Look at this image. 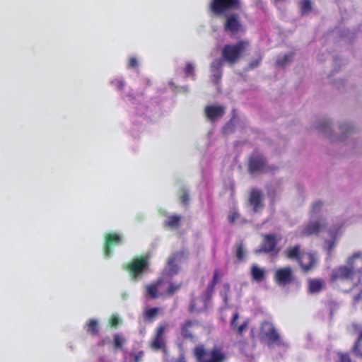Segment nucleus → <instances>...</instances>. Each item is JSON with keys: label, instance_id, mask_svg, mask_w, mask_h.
<instances>
[{"label": "nucleus", "instance_id": "nucleus-47", "mask_svg": "<svg viewBox=\"0 0 362 362\" xmlns=\"http://www.w3.org/2000/svg\"><path fill=\"white\" fill-rule=\"evenodd\" d=\"M144 356V352L143 351H140L134 354V362H141L143 357Z\"/></svg>", "mask_w": 362, "mask_h": 362}, {"label": "nucleus", "instance_id": "nucleus-34", "mask_svg": "<svg viewBox=\"0 0 362 362\" xmlns=\"http://www.w3.org/2000/svg\"><path fill=\"white\" fill-rule=\"evenodd\" d=\"M327 307L330 313V315H332L338 309L339 303L334 300H330L327 302Z\"/></svg>", "mask_w": 362, "mask_h": 362}, {"label": "nucleus", "instance_id": "nucleus-46", "mask_svg": "<svg viewBox=\"0 0 362 362\" xmlns=\"http://www.w3.org/2000/svg\"><path fill=\"white\" fill-rule=\"evenodd\" d=\"M216 286L209 283L206 289V295L207 297H211L214 291Z\"/></svg>", "mask_w": 362, "mask_h": 362}, {"label": "nucleus", "instance_id": "nucleus-31", "mask_svg": "<svg viewBox=\"0 0 362 362\" xmlns=\"http://www.w3.org/2000/svg\"><path fill=\"white\" fill-rule=\"evenodd\" d=\"M356 260H359L362 264V251H358L349 257L347 262L350 265H354Z\"/></svg>", "mask_w": 362, "mask_h": 362}, {"label": "nucleus", "instance_id": "nucleus-44", "mask_svg": "<svg viewBox=\"0 0 362 362\" xmlns=\"http://www.w3.org/2000/svg\"><path fill=\"white\" fill-rule=\"evenodd\" d=\"M326 250L327 252L330 255L335 247V242L334 240H327L326 241Z\"/></svg>", "mask_w": 362, "mask_h": 362}, {"label": "nucleus", "instance_id": "nucleus-33", "mask_svg": "<svg viewBox=\"0 0 362 362\" xmlns=\"http://www.w3.org/2000/svg\"><path fill=\"white\" fill-rule=\"evenodd\" d=\"M337 362H352L350 354L348 352H338Z\"/></svg>", "mask_w": 362, "mask_h": 362}, {"label": "nucleus", "instance_id": "nucleus-25", "mask_svg": "<svg viewBox=\"0 0 362 362\" xmlns=\"http://www.w3.org/2000/svg\"><path fill=\"white\" fill-rule=\"evenodd\" d=\"M223 66V59H216L211 64V71L212 73H218V80H221L222 76L221 67Z\"/></svg>", "mask_w": 362, "mask_h": 362}, {"label": "nucleus", "instance_id": "nucleus-27", "mask_svg": "<svg viewBox=\"0 0 362 362\" xmlns=\"http://www.w3.org/2000/svg\"><path fill=\"white\" fill-rule=\"evenodd\" d=\"M147 294L153 299L158 298V286L156 284L146 286Z\"/></svg>", "mask_w": 362, "mask_h": 362}, {"label": "nucleus", "instance_id": "nucleus-36", "mask_svg": "<svg viewBox=\"0 0 362 362\" xmlns=\"http://www.w3.org/2000/svg\"><path fill=\"white\" fill-rule=\"evenodd\" d=\"M179 199L182 204L187 206L189 202V196L185 190H183L180 195Z\"/></svg>", "mask_w": 362, "mask_h": 362}, {"label": "nucleus", "instance_id": "nucleus-45", "mask_svg": "<svg viewBox=\"0 0 362 362\" xmlns=\"http://www.w3.org/2000/svg\"><path fill=\"white\" fill-rule=\"evenodd\" d=\"M138 66L137 59L134 57H132L129 59L128 68L134 69Z\"/></svg>", "mask_w": 362, "mask_h": 362}, {"label": "nucleus", "instance_id": "nucleus-9", "mask_svg": "<svg viewBox=\"0 0 362 362\" xmlns=\"http://www.w3.org/2000/svg\"><path fill=\"white\" fill-rule=\"evenodd\" d=\"M348 329L352 334H357V338L351 346V351L357 358L362 359V324L352 322L348 327Z\"/></svg>", "mask_w": 362, "mask_h": 362}, {"label": "nucleus", "instance_id": "nucleus-21", "mask_svg": "<svg viewBox=\"0 0 362 362\" xmlns=\"http://www.w3.org/2000/svg\"><path fill=\"white\" fill-rule=\"evenodd\" d=\"M324 287V281L320 279H311L308 281V291L310 293H318Z\"/></svg>", "mask_w": 362, "mask_h": 362}, {"label": "nucleus", "instance_id": "nucleus-54", "mask_svg": "<svg viewBox=\"0 0 362 362\" xmlns=\"http://www.w3.org/2000/svg\"><path fill=\"white\" fill-rule=\"evenodd\" d=\"M329 125V122H325V126H328Z\"/></svg>", "mask_w": 362, "mask_h": 362}, {"label": "nucleus", "instance_id": "nucleus-29", "mask_svg": "<svg viewBox=\"0 0 362 362\" xmlns=\"http://www.w3.org/2000/svg\"><path fill=\"white\" fill-rule=\"evenodd\" d=\"M250 324V320L247 319L245 320L240 325L237 326V327L233 331L235 332L238 336H243V333L247 329L248 326Z\"/></svg>", "mask_w": 362, "mask_h": 362}, {"label": "nucleus", "instance_id": "nucleus-42", "mask_svg": "<svg viewBox=\"0 0 362 362\" xmlns=\"http://www.w3.org/2000/svg\"><path fill=\"white\" fill-rule=\"evenodd\" d=\"M119 323V319L117 315H112L109 320V324L111 327H117Z\"/></svg>", "mask_w": 362, "mask_h": 362}, {"label": "nucleus", "instance_id": "nucleus-16", "mask_svg": "<svg viewBox=\"0 0 362 362\" xmlns=\"http://www.w3.org/2000/svg\"><path fill=\"white\" fill-rule=\"evenodd\" d=\"M242 24L237 13H231L226 17L224 23V29L226 31L234 35L241 30Z\"/></svg>", "mask_w": 362, "mask_h": 362}, {"label": "nucleus", "instance_id": "nucleus-38", "mask_svg": "<svg viewBox=\"0 0 362 362\" xmlns=\"http://www.w3.org/2000/svg\"><path fill=\"white\" fill-rule=\"evenodd\" d=\"M239 317H240V315L238 312H235L233 314V316H232V318H231V320L230 322V329L232 331H234L235 329L237 327L238 320L239 319Z\"/></svg>", "mask_w": 362, "mask_h": 362}, {"label": "nucleus", "instance_id": "nucleus-2", "mask_svg": "<svg viewBox=\"0 0 362 362\" xmlns=\"http://www.w3.org/2000/svg\"><path fill=\"white\" fill-rule=\"evenodd\" d=\"M197 362H225L227 356L218 346L207 349L203 344H199L193 350Z\"/></svg>", "mask_w": 362, "mask_h": 362}, {"label": "nucleus", "instance_id": "nucleus-11", "mask_svg": "<svg viewBox=\"0 0 362 362\" xmlns=\"http://www.w3.org/2000/svg\"><path fill=\"white\" fill-rule=\"evenodd\" d=\"M295 276L291 267H284L276 270L274 275V282L280 286H286L293 282Z\"/></svg>", "mask_w": 362, "mask_h": 362}, {"label": "nucleus", "instance_id": "nucleus-55", "mask_svg": "<svg viewBox=\"0 0 362 362\" xmlns=\"http://www.w3.org/2000/svg\"><path fill=\"white\" fill-rule=\"evenodd\" d=\"M190 310L192 311L193 310V308H192V305H191V308H190Z\"/></svg>", "mask_w": 362, "mask_h": 362}, {"label": "nucleus", "instance_id": "nucleus-52", "mask_svg": "<svg viewBox=\"0 0 362 362\" xmlns=\"http://www.w3.org/2000/svg\"><path fill=\"white\" fill-rule=\"evenodd\" d=\"M212 78L216 83H218L220 81L218 80V73H212Z\"/></svg>", "mask_w": 362, "mask_h": 362}, {"label": "nucleus", "instance_id": "nucleus-13", "mask_svg": "<svg viewBox=\"0 0 362 362\" xmlns=\"http://www.w3.org/2000/svg\"><path fill=\"white\" fill-rule=\"evenodd\" d=\"M266 158L258 153H252L248 161V170L250 173L262 172L266 165Z\"/></svg>", "mask_w": 362, "mask_h": 362}, {"label": "nucleus", "instance_id": "nucleus-8", "mask_svg": "<svg viewBox=\"0 0 362 362\" xmlns=\"http://www.w3.org/2000/svg\"><path fill=\"white\" fill-rule=\"evenodd\" d=\"M260 336L264 338L269 345L279 344L281 341L280 335L273 323L264 320L260 327Z\"/></svg>", "mask_w": 362, "mask_h": 362}, {"label": "nucleus", "instance_id": "nucleus-24", "mask_svg": "<svg viewBox=\"0 0 362 362\" xmlns=\"http://www.w3.org/2000/svg\"><path fill=\"white\" fill-rule=\"evenodd\" d=\"M160 310L161 309L160 308H151L146 310L144 312V318L145 321L149 323L153 322L158 315Z\"/></svg>", "mask_w": 362, "mask_h": 362}, {"label": "nucleus", "instance_id": "nucleus-12", "mask_svg": "<svg viewBox=\"0 0 362 362\" xmlns=\"http://www.w3.org/2000/svg\"><path fill=\"white\" fill-rule=\"evenodd\" d=\"M263 239L259 250L256 251V253H266L270 254L272 252L278 253L279 248H277L279 240L276 239L275 234L269 233L262 235Z\"/></svg>", "mask_w": 362, "mask_h": 362}, {"label": "nucleus", "instance_id": "nucleus-15", "mask_svg": "<svg viewBox=\"0 0 362 362\" xmlns=\"http://www.w3.org/2000/svg\"><path fill=\"white\" fill-rule=\"evenodd\" d=\"M200 327V322L196 320H189L185 321L181 327V334L185 339L194 341L195 334L194 331L196 328Z\"/></svg>", "mask_w": 362, "mask_h": 362}, {"label": "nucleus", "instance_id": "nucleus-30", "mask_svg": "<svg viewBox=\"0 0 362 362\" xmlns=\"http://www.w3.org/2000/svg\"><path fill=\"white\" fill-rule=\"evenodd\" d=\"M300 6L303 14L308 13L312 10V2L310 0H303Z\"/></svg>", "mask_w": 362, "mask_h": 362}, {"label": "nucleus", "instance_id": "nucleus-49", "mask_svg": "<svg viewBox=\"0 0 362 362\" xmlns=\"http://www.w3.org/2000/svg\"><path fill=\"white\" fill-rule=\"evenodd\" d=\"M170 362H187L185 356L183 355H180L177 358H173Z\"/></svg>", "mask_w": 362, "mask_h": 362}, {"label": "nucleus", "instance_id": "nucleus-19", "mask_svg": "<svg viewBox=\"0 0 362 362\" xmlns=\"http://www.w3.org/2000/svg\"><path fill=\"white\" fill-rule=\"evenodd\" d=\"M249 202L250 204L252 206L253 211L255 212H257L259 209H262L264 204L262 192L255 188L252 189L249 196Z\"/></svg>", "mask_w": 362, "mask_h": 362}, {"label": "nucleus", "instance_id": "nucleus-28", "mask_svg": "<svg viewBox=\"0 0 362 362\" xmlns=\"http://www.w3.org/2000/svg\"><path fill=\"white\" fill-rule=\"evenodd\" d=\"M245 255V252L244 250V245L243 242H239L236 243V250H235V256L237 259L240 261L244 259Z\"/></svg>", "mask_w": 362, "mask_h": 362}, {"label": "nucleus", "instance_id": "nucleus-4", "mask_svg": "<svg viewBox=\"0 0 362 362\" xmlns=\"http://www.w3.org/2000/svg\"><path fill=\"white\" fill-rule=\"evenodd\" d=\"M149 259L147 256H139L123 266L134 281H136L149 269Z\"/></svg>", "mask_w": 362, "mask_h": 362}, {"label": "nucleus", "instance_id": "nucleus-26", "mask_svg": "<svg viewBox=\"0 0 362 362\" xmlns=\"http://www.w3.org/2000/svg\"><path fill=\"white\" fill-rule=\"evenodd\" d=\"M125 342L126 339L122 335L119 334H115L113 335V344L115 349H122Z\"/></svg>", "mask_w": 362, "mask_h": 362}, {"label": "nucleus", "instance_id": "nucleus-32", "mask_svg": "<svg viewBox=\"0 0 362 362\" xmlns=\"http://www.w3.org/2000/svg\"><path fill=\"white\" fill-rule=\"evenodd\" d=\"M235 129V125L232 119L228 121L223 127V133L224 134H229L230 133L234 132Z\"/></svg>", "mask_w": 362, "mask_h": 362}, {"label": "nucleus", "instance_id": "nucleus-1", "mask_svg": "<svg viewBox=\"0 0 362 362\" xmlns=\"http://www.w3.org/2000/svg\"><path fill=\"white\" fill-rule=\"evenodd\" d=\"M300 245L288 247L284 255L289 259H296L304 272H308L314 267L317 259L312 252H301Z\"/></svg>", "mask_w": 362, "mask_h": 362}, {"label": "nucleus", "instance_id": "nucleus-51", "mask_svg": "<svg viewBox=\"0 0 362 362\" xmlns=\"http://www.w3.org/2000/svg\"><path fill=\"white\" fill-rule=\"evenodd\" d=\"M361 295H362V290L360 291L359 293H358L357 295H356L354 298V302L357 303L359 301V300L361 299Z\"/></svg>", "mask_w": 362, "mask_h": 362}, {"label": "nucleus", "instance_id": "nucleus-6", "mask_svg": "<svg viewBox=\"0 0 362 362\" xmlns=\"http://www.w3.org/2000/svg\"><path fill=\"white\" fill-rule=\"evenodd\" d=\"M358 262H359V260H356L353 266L347 263L349 266H340L334 269L331 274V281H337L352 280L356 272H361V268H358L356 267Z\"/></svg>", "mask_w": 362, "mask_h": 362}, {"label": "nucleus", "instance_id": "nucleus-39", "mask_svg": "<svg viewBox=\"0 0 362 362\" xmlns=\"http://www.w3.org/2000/svg\"><path fill=\"white\" fill-rule=\"evenodd\" d=\"M322 206L323 203L322 201H317L314 202L312 205L311 214H315L319 213L321 211Z\"/></svg>", "mask_w": 362, "mask_h": 362}, {"label": "nucleus", "instance_id": "nucleus-20", "mask_svg": "<svg viewBox=\"0 0 362 362\" xmlns=\"http://www.w3.org/2000/svg\"><path fill=\"white\" fill-rule=\"evenodd\" d=\"M252 279L257 282H262L266 277L264 269L260 268L257 264H253L250 268Z\"/></svg>", "mask_w": 362, "mask_h": 362}, {"label": "nucleus", "instance_id": "nucleus-48", "mask_svg": "<svg viewBox=\"0 0 362 362\" xmlns=\"http://www.w3.org/2000/svg\"><path fill=\"white\" fill-rule=\"evenodd\" d=\"M260 62H261V58L253 60L252 62H251L250 63L249 67L250 69H254V68L257 67V66H259Z\"/></svg>", "mask_w": 362, "mask_h": 362}, {"label": "nucleus", "instance_id": "nucleus-43", "mask_svg": "<svg viewBox=\"0 0 362 362\" xmlns=\"http://www.w3.org/2000/svg\"><path fill=\"white\" fill-rule=\"evenodd\" d=\"M219 280V273L218 269L214 271L213 277L209 284L216 286Z\"/></svg>", "mask_w": 362, "mask_h": 362}, {"label": "nucleus", "instance_id": "nucleus-17", "mask_svg": "<svg viewBox=\"0 0 362 362\" xmlns=\"http://www.w3.org/2000/svg\"><path fill=\"white\" fill-rule=\"evenodd\" d=\"M185 253L186 252L185 250L177 251L169 257L166 267L168 274L173 276L178 273L179 266L175 263V262L177 259L184 257Z\"/></svg>", "mask_w": 362, "mask_h": 362}, {"label": "nucleus", "instance_id": "nucleus-23", "mask_svg": "<svg viewBox=\"0 0 362 362\" xmlns=\"http://www.w3.org/2000/svg\"><path fill=\"white\" fill-rule=\"evenodd\" d=\"M181 216L174 214L168 216L164 222V226L170 228H177L180 225Z\"/></svg>", "mask_w": 362, "mask_h": 362}, {"label": "nucleus", "instance_id": "nucleus-10", "mask_svg": "<svg viewBox=\"0 0 362 362\" xmlns=\"http://www.w3.org/2000/svg\"><path fill=\"white\" fill-rule=\"evenodd\" d=\"M103 254L107 258L112 254V248L123 242L122 235L117 233H107L104 235Z\"/></svg>", "mask_w": 362, "mask_h": 362}, {"label": "nucleus", "instance_id": "nucleus-22", "mask_svg": "<svg viewBox=\"0 0 362 362\" xmlns=\"http://www.w3.org/2000/svg\"><path fill=\"white\" fill-rule=\"evenodd\" d=\"M86 330L92 336H96L99 334L100 327L99 323L95 319H90L85 325Z\"/></svg>", "mask_w": 362, "mask_h": 362}, {"label": "nucleus", "instance_id": "nucleus-37", "mask_svg": "<svg viewBox=\"0 0 362 362\" xmlns=\"http://www.w3.org/2000/svg\"><path fill=\"white\" fill-rule=\"evenodd\" d=\"M240 217V214L234 209L233 211H231L228 216V219L230 223H235L238 218Z\"/></svg>", "mask_w": 362, "mask_h": 362}, {"label": "nucleus", "instance_id": "nucleus-50", "mask_svg": "<svg viewBox=\"0 0 362 362\" xmlns=\"http://www.w3.org/2000/svg\"><path fill=\"white\" fill-rule=\"evenodd\" d=\"M117 86L119 90H122L124 87V83L122 81H117Z\"/></svg>", "mask_w": 362, "mask_h": 362}, {"label": "nucleus", "instance_id": "nucleus-18", "mask_svg": "<svg viewBox=\"0 0 362 362\" xmlns=\"http://www.w3.org/2000/svg\"><path fill=\"white\" fill-rule=\"evenodd\" d=\"M204 113L209 121L214 122L224 115L225 107L222 105H207L204 109Z\"/></svg>", "mask_w": 362, "mask_h": 362}, {"label": "nucleus", "instance_id": "nucleus-53", "mask_svg": "<svg viewBox=\"0 0 362 362\" xmlns=\"http://www.w3.org/2000/svg\"><path fill=\"white\" fill-rule=\"evenodd\" d=\"M98 345L99 346H103L105 345V340H104V339H103V340H101L100 341H99V342L98 343Z\"/></svg>", "mask_w": 362, "mask_h": 362}, {"label": "nucleus", "instance_id": "nucleus-40", "mask_svg": "<svg viewBox=\"0 0 362 362\" xmlns=\"http://www.w3.org/2000/svg\"><path fill=\"white\" fill-rule=\"evenodd\" d=\"M180 284L170 283L168 288L167 289L166 293L168 296H173L176 291H177L180 288Z\"/></svg>", "mask_w": 362, "mask_h": 362}, {"label": "nucleus", "instance_id": "nucleus-35", "mask_svg": "<svg viewBox=\"0 0 362 362\" xmlns=\"http://www.w3.org/2000/svg\"><path fill=\"white\" fill-rule=\"evenodd\" d=\"M185 74L187 77L194 78V66L191 63H187L185 68Z\"/></svg>", "mask_w": 362, "mask_h": 362}, {"label": "nucleus", "instance_id": "nucleus-5", "mask_svg": "<svg viewBox=\"0 0 362 362\" xmlns=\"http://www.w3.org/2000/svg\"><path fill=\"white\" fill-rule=\"evenodd\" d=\"M240 8V0H211L209 4V11L216 17L226 15L228 11Z\"/></svg>", "mask_w": 362, "mask_h": 362}, {"label": "nucleus", "instance_id": "nucleus-7", "mask_svg": "<svg viewBox=\"0 0 362 362\" xmlns=\"http://www.w3.org/2000/svg\"><path fill=\"white\" fill-rule=\"evenodd\" d=\"M167 322H162L158 325L156 329V333L149 343V346L154 351H167L166 340L165 334L168 329Z\"/></svg>", "mask_w": 362, "mask_h": 362}, {"label": "nucleus", "instance_id": "nucleus-14", "mask_svg": "<svg viewBox=\"0 0 362 362\" xmlns=\"http://www.w3.org/2000/svg\"><path fill=\"white\" fill-rule=\"evenodd\" d=\"M326 227L325 219L322 218L320 221H310L303 228L301 234L303 236H310L312 235L318 234L322 230Z\"/></svg>", "mask_w": 362, "mask_h": 362}, {"label": "nucleus", "instance_id": "nucleus-41", "mask_svg": "<svg viewBox=\"0 0 362 362\" xmlns=\"http://www.w3.org/2000/svg\"><path fill=\"white\" fill-rule=\"evenodd\" d=\"M291 59V54H285L284 56V57H282L281 59H279L277 61H276V64L279 66H284V65H286Z\"/></svg>", "mask_w": 362, "mask_h": 362}, {"label": "nucleus", "instance_id": "nucleus-3", "mask_svg": "<svg viewBox=\"0 0 362 362\" xmlns=\"http://www.w3.org/2000/svg\"><path fill=\"white\" fill-rule=\"evenodd\" d=\"M249 42L245 40H239L236 44L225 45L221 50V57L223 61L230 65L238 62L242 57Z\"/></svg>", "mask_w": 362, "mask_h": 362}]
</instances>
